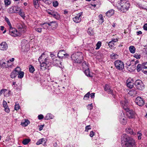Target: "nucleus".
<instances>
[{"label":"nucleus","instance_id":"nucleus-1","mask_svg":"<svg viewBox=\"0 0 147 147\" xmlns=\"http://www.w3.org/2000/svg\"><path fill=\"white\" fill-rule=\"evenodd\" d=\"M121 144L122 147H135L136 146L135 140L126 134H123L121 136Z\"/></svg>","mask_w":147,"mask_h":147},{"label":"nucleus","instance_id":"nucleus-2","mask_svg":"<svg viewBox=\"0 0 147 147\" xmlns=\"http://www.w3.org/2000/svg\"><path fill=\"white\" fill-rule=\"evenodd\" d=\"M40 64V70H45L52 63V60L46 56L45 53H43L38 59Z\"/></svg>","mask_w":147,"mask_h":147},{"label":"nucleus","instance_id":"nucleus-3","mask_svg":"<svg viewBox=\"0 0 147 147\" xmlns=\"http://www.w3.org/2000/svg\"><path fill=\"white\" fill-rule=\"evenodd\" d=\"M121 104L123 108L126 111L127 116L129 118H133L135 117V113L132 110H130L128 107V101L125 99L121 101Z\"/></svg>","mask_w":147,"mask_h":147},{"label":"nucleus","instance_id":"nucleus-4","mask_svg":"<svg viewBox=\"0 0 147 147\" xmlns=\"http://www.w3.org/2000/svg\"><path fill=\"white\" fill-rule=\"evenodd\" d=\"M130 7V5L128 1L127 0H122L120 2V5L117 7L120 12L124 13L129 9Z\"/></svg>","mask_w":147,"mask_h":147},{"label":"nucleus","instance_id":"nucleus-5","mask_svg":"<svg viewBox=\"0 0 147 147\" xmlns=\"http://www.w3.org/2000/svg\"><path fill=\"white\" fill-rule=\"evenodd\" d=\"M71 58L75 62L81 63L83 59V57L82 53L77 52L72 54L71 55Z\"/></svg>","mask_w":147,"mask_h":147},{"label":"nucleus","instance_id":"nucleus-6","mask_svg":"<svg viewBox=\"0 0 147 147\" xmlns=\"http://www.w3.org/2000/svg\"><path fill=\"white\" fill-rule=\"evenodd\" d=\"M136 69L138 72L142 70L145 74H147V63H144L142 65L138 64L137 66Z\"/></svg>","mask_w":147,"mask_h":147},{"label":"nucleus","instance_id":"nucleus-7","mask_svg":"<svg viewBox=\"0 0 147 147\" xmlns=\"http://www.w3.org/2000/svg\"><path fill=\"white\" fill-rule=\"evenodd\" d=\"M114 65L116 69L119 70H122L124 68L123 62L121 60H117L114 62Z\"/></svg>","mask_w":147,"mask_h":147},{"label":"nucleus","instance_id":"nucleus-8","mask_svg":"<svg viewBox=\"0 0 147 147\" xmlns=\"http://www.w3.org/2000/svg\"><path fill=\"white\" fill-rule=\"evenodd\" d=\"M135 86L136 88L140 90H142L144 88V85L142 81L140 80H137L135 82Z\"/></svg>","mask_w":147,"mask_h":147},{"label":"nucleus","instance_id":"nucleus-9","mask_svg":"<svg viewBox=\"0 0 147 147\" xmlns=\"http://www.w3.org/2000/svg\"><path fill=\"white\" fill-rule=\"evenodd\" d=\"M10 35L11 36L15 37L20 36L21 33L19 32L15 28L12 27L11 25L10 24Z\"/></svg>","mask_w":147,"mask_h":147},{"label":"nucleus","instance_id":"nucleus-10","mask_svg":"<svg viewBox=\"0 0 147 147\" xmlns=\"http://www.w3.org/2000/svg\"><path fill=\"white\" fill-rule=\"evenodd\" d=\"M135 102L136 104L140 106H142L145 103L144 99L140 96H138L136 98Z\"/></svg>","mask_w":147,"mask_h":147},{"label":"nucleus","instance_id":"nucleus-11","mask_svg":"<svg viewBox=\"0 0 147 147\" xmlns=\"http://www.w3.org/2000/svg\"><path fill=\"white\" fill-rule=\"evenodd\" d=\"M82 12H81L77 14L73 18V21L76 23H80L81 21V16Z\"/></svg>","mask_w":147,"mask_h":147},{"label":"nucleus","instance_id":"nucleus-12","mask_svg":"<svg viewBox=\"0 0 147 147\" xmlns=\"http://www.w3.org/2000/svg\"><path fill=\"white\" fill-rule=\"evenodd\" d=\"M119 121L123 125H125L127 123V119L125 114L123 113L121 114L119 117Z\"/></svg>","mask_w":147,"mask_h":147},{"label":"nucleus","instance_id":"nucleus-13","mask_svg":"<svg viewBox=\"0 0 147 147\" xmlns=\"http://www.w3.org/2000/svg\"><path fill=\"white\" fill-rule=\"evenodd\" d=\"M57 56L59 58H66L68 57V55L67 54L65 51L63 50L59 51L58 53Z\"/></svg>","mask_w":147,"mask_h":147},{"label":"nucleus","instance_id":"nucleus-14","mask_svg":"<svg viewBox=\"0 0 147 147\" xmlns=\"http://www.w3.org/2000/svg\"><path fill=\"white\" fill-rule=\"evenodd\" d=\"M27 27L24 24H20L18 27V31L21 34L22 33H24L26 31Z\"/></svg>","mask_w":147,"mask_h":147},{"label":"nucleus","instance_id":"nucleus-15","mask_svg":"<svg viewBox=\"0 0 147 147\" xmlns=\"http://www.w3.org/2000/svg\"><path fill=\"white\" fill-rule=\"evenodd\" d=\"M20 8L18 6H14L10 8V12L11 13H18L20 11Z\"/></svg>","mask_w":147,"mask_h":147},{"label":"nucleus","instance_id":"nucleus-16","mask_svg":"<svg viewBox=\"0 0 147 147\" xmlns=\"http://www.w3.org/2000/svg\"><path fill=\"white\" fill-rule=\"evenodd\" d=\"M22 47V49L26 47V50H28L29 49V45L26 40H23L21 42Z\"/></svg>","mask_w":147,"mask_h":147},{"label":"nucleus","instance_id":"nucleus-17","mask_svg":"<svg viewBox=\"0 0 147 147\" xmlns=\"http://www.w3.org/2000/svg\"><path fill=\"white\" fill-rule=\"evenodd\" d=\"M8 47V45L5 42H3L0 44V50H6Z\"/></svg>","mask_w":147,"mask_h":147},{"label":"nucleus","instance_id":"nucleus-18","mask_svg":"<svg viewBox=\"0 0 147 147\" xmlns=\"http://www.w3.org/2000/svg\"><path fill=\"white\" fill-rule=\"evenodd\" d=\"M126 131L127 133L131 135H135L136 133L133 131L132 127H128L126 129Z\"/></svg>","mask_w":147,"mask_h":147},{"label":"nucleus","instance_id":"nucleus-19","mask_svg":"<svg viewBox=\"0 0 147 147\" xmlns=\"http://www.w3.org/2000/svg\"><path fill=\"white\" fill-rule=\"evenodd\" d=\"M9 61L8 60L6 61V63L3 62V60H1L0 61V66L2 68H7L9 67L8 65L7 64Z\"/></svg>","mask_w":147,"mask_h":147},{"label":"nucleus","instance_id":"nucleus-20","mask_svg":"<svg viewBox=\"0 0 147 147\" xmlns=\"http://www.w3.org/2000/svg\"><path fill=\"white\" fill-rule=\"evenodd\" d=\"M138 93V92L135 89H133L129 90L128 94L131 96L133 97L136 96Z\"/></svg>","mask_w":147,"mask_h":147},{"label":"nucleus","instance_id":"nucleus-21","mask_svg":"<svg viewBox=\"0 0 147 147\" xmlns=\"http://www.w3.org/2000/svg\"><path fill=\"white\" fill-rule=\"evenodd\" d=\"M105 90L108 92L109 94H113V91L110 88V86L108 84H106L104 88Z\"/></svg>","mask_w":147,"mask_h":147},{"label":"nucleus","instance_id":"nucleus-22","mask_svg":"<svg viewBox=\"0 0 147 147\" xmlns=\"http://www.w3.org/2000/svg\"><path fill=\"white\" fill-rule=\"evenodd\" d=\"M127 86L129 88H132L133 86V81L132 80L130 81L129 80H128L126 82Z\"/></svg>","mask_w":147,"mask_h":147},{"label":"nucleus","instance_id":"nucleus-23","mask_svg":"<svg viewBox=\"0 0 147 147\" xmlns=\"http://www.w3.org/2000/svg\"><path fill=\"white\" fill-rule=\"evenodd\" d=\"M114 13V10L111 9L107 11L106 13V16L108 17H110Z\"/></svg>","mask_w":147,"mask_h":147},{"label":"nucleus","instance_id":"nucleus-24","mask_svg":"<svg viewBox=\"0 0 147 147\" xmlns=\"http://www.w3.org/2000/svg\"><path fill=\"white\" fill-rule=\"evenodd\" d=\"M53 22L49 23H45L41 25V26L44 29H47L48 28L49 26H52L51 24Z\"/></svg>","mask_w":147,"mask_h":147},{"label":"nucleus","instance_id":"nucleus-25","mask_svg":"<svg viewBox=\"0 0 147 147\" xmlns=\"http://www.w3.org/2000/svg\"><path fill=\"white\" fill-rule=\"evenodd\" d=\"M6 93H9V90L6 89H2L0 91V96L2 94H3L4 96H6L5 94Z\"/></svg>","mask_w":147,"mask_h":147},{"label":"nucleus","instance_id":"nucleus-26","mask_svg":"<svg viewBox=\"0 0 147 147\" xmlns=\"http://www.w3.org/2000/svg\"><path fill=\"white\" fill-rule=\"evenodd\" d=\"M33 1L34 5L36 9H38L39 6V1H38L36 0H33Z\"/></svg>","mask_w":147,"mask_h":147},{"label":"nucleus","instance_id":"nucleus-27","mask_svg":"<svg viewBox=\"0 0 147 147\" xmlns=\"http://www.w3.org/2000/svg\"><path fill=\"white\" fill-rule=\"evenodd\" d=\"M54 117V116L50 113H48L45 117V120H48L49 119H53Z\"/></svg>","mask_w":147,"mask_h":147},{"label":"nucleus","instance_id":"nucleus-28","mask_svg":"<svg viewBox=\"0 0 147 147\" xmlns=\"http://www.w3.org/2000/svg\"><path fill=\"white\" fill-rule=\"evenodd\" d=\"M52 16L56 19H59L60 18L59 15L56 12H54Z\"/></svg>","mask_w":147,"mask_h":147},{"label":"nucleus","instance_id":"nucleus-29","mask_svg":"<svg viewBox=\"0 0 147 147\" xmlns=\"http://www.w3.org/2000/svg\"><path fill=\"white\" fill-rule=\"evenodd\" d=\"M129 50L131 53H134L135 52L136 49L134 46H131L129 47Z\"/></svg>","mask_w":147,"mask_h":147},{"label":"nucleus","instance_id":"nucleus-30","mask_svg":"<svg viewBox=\"0 0 147 147\" xmlns=\"http://www.w3.org/2000/svg\"><path fill=\"white\" fill-rule=\"evenodd\" d=\"M30 141V139L26 138L23 140L22 143L23 144L25 145L27 144Z\"/></svg>","mask_w":147,"mask_h":147},{"label":"nucleus","instance_id":"nucleus-31","mask_svg":"<svg viewBox=\"0 0 147 147\" xmlns=\"http://www.w3.org/2000/svg\"><path fill=\"white\" fill-rule=\"evenodd\" d=\"M18 77L20 79L23 78L24 76V72L23 71H20L18 73Z\"/></svg>","mask_w":147,"mask_h":147},{"label":"nucleus","instance_id":"nucleus-32","mask_svg":"<svg viewBox=\"0 0 147 147\" xmlns=\"http://www.w3.org/2000/svg\"><path fill=\"white\" fill-rule=\"evenodd\" d=\"M54 53H55L54 52L53 53H50V56L51 58H52V59L53 60V61H52V63H53L54 62V61L57 60V59L55 58L56 57Z\"/></svg>","mask_w":147,"mask_h":147},{"label":"nucleus","instance_id":"nucleus-33","mask_svg":"<svg viewBox=\"0 0 147 147\" xmlns=\"http://www.w3.org/2000/svg\"><path fill=\"white\" fill-rule=\"evenodd\" d=\"M110 57L112 59H115L117 58L118 55L115 53H113L110 55Z\"/></svg>","mask_w":147,"mask_h":147},{"label":"nucleus","instance_id":"nucleus-34","mask_svg":"<svg viewBox=\"0 0 147 147\" xmlns=\"http://www.w3.org/2000/svg\"><path fill=\"white\" fill-rule=\"evenodd\" d=\"M29 71L30 73H33L35 71V69L33 66L30 65L29 66Z\"/></svg>","mask_w":147,"mask_h":147},{"label":"nucleus","instance_id":"nucleus-35","mask_svg":"<svg viewBox=\"0 0 147 147\" xmlns=\"http://www.w3.org/2000/svg\"><path fill=\"white\" fill-rule=\"evenodd\" d=\"M90 73V70L88 69L85 70L84 73L87 76L89 77H91Z\"/></svg>","mask_w":147,"mask_h":147},{"label":"nucleus","instance_id":"nucleus-36","mask_svg":"<svg viewBox=\"0 0 147 147\" xmlns=\"http://www.w3.org/2000/svg\"><path fill=\"white\" fill-rule=\"evenodd\" d=\"M17 73L15 71H13L11 73L10 76L12 78H14L16 77V76Z\"/></svg>","mask_w":147,"mask_h":147},{"label":"nucleus","instance_id":"nucleus-37","mask_svg":"<svg viewBox=\"0 0 147 147\" xmlns=\"http://www.w3.org/2000/svg\"><path fill=\"white\" fill-rule=\"evenodd\" d=\"M90 95V92H88L84 96V100H87L88 99Z\"/></svg>","mask_w":147,"mask_h":147},{"label":"nucleus","instance_id":"nucleus-38","mask_svg":"<svg viewBox=\"0 0 147 147\" xmlns=\"http://www.w3.org/2000/svg\"><path fill=\"white\" fill-rule=\"evenodd\" d=\"M54 0H43V1L46 4L49 5L53 2Z\"/></svg>","mask_w":147,"mask_h":147},{"label":"nucleus","instance_id":"nucleus-39","mask_svg":"<svg viewBox=\"0 0 147 147\" xmlns=\"http://www.w3.org/2000/svg\"><path fill=\"white\" fill-rule=\"evenodd\" d=\"M30 123V122L28 120H25V121L23 123H22L21 124L24 126H26Z\"/></svg>","mask_w":147,"mask_h":147},{"label":"nucleus","instance_id":"nucleus-40","mask_svg":"<svg viewBox=\"0 0 147 147\" xmlns=\"http://www.w3.org/2000/svg\"><path fill=\"white\" fill-rule=\"evenodd\" d=\"M45 141V140L44 138H42L39 140L36 143V144L37 145H40L42 144V142Z\"/></svg>","mask_w":147,"mask_h":147},{"label":"nucleus","instance_id":"nucleus-41","mask_svg":"<svg viewBox=\"0 0 147 147\" xmlns=\"http://www.w3.org/2000/svg\"><path fill=\"white\" fill-rule=\"evenodd\" d=\"M19 13V14L24 19L25 17V13L24 12L22 11H21V9H20V12H19L18 13Z\"/></svg>","mask_w":147,"mask_h":147},{"label":"nucleus","instance_id":"nucleus-42","mask_svg":"<svg viewBox=\"0 0 147 147\" xmlns=\"http://www.w3.org/2000/svg\"><path fill=\"white\" fill-rule=\"evenodd\" d=\"M101 43L100 41H98L96 44V47L95 48L96 50L99 49L101 46Z\"/></svg>","mask_w":147,"mask_h":147},{"label":"nucleus","instance_id":"nucleus-43","mask_svg":"<svg viewBox=\"0 0 147 147\" xmlns=\"http://www.w3.org/2000/svg\"><path fill=\"white\" fill-rule=\"evenodd\" d=\"M53 22L52 24H52V26H51L52 28H55V27H56L58 25L55 22V21L53 22L52 21V22Z\"/></svg>","mask_w":147,"mask_h":147},{"label":"nucleus","instance_id":"nucleus-44","mask_svg":"<svg viewBox=\"0 0 147 147\" xmlns=\"http://www.w3.org/2000/svg\"><path fill=\"white\" fill-rule=\"evenodd\" d=\"M108 45L110 47H113L114 46V44L113 41H111L109 42Z\"/></svg>","mask_w":147,"mask_h":147},{"label":"nucleus","instance_id":"nucleus-45","mask_svg":"<svg viewBox=\"0 0 147 147\" xmlns=\"http://www.w3.org/2000/svg\"><path fill=\"white\" fill-rule=\"evenodd\" d=\"M88 109L91 110L93 108V105L92 103L88 105L87 107Z\"/></svg>","mask_w":147,"mask_h":147},{"label":"nucleus","instance_id":"nucleus-46","mask_svg":"<svg viewBox=\"0 0 147 147\" xmlns=\"http://www.w3.org/2000/svg\"><path fill=\"white\" fill-rule=\"evenodd\" d=\"M53 4L54 7H56L58 5L59 3L57 1H53Z\"/></svg>","mask_w":147,"mask_h":147},{"label":"nucleus","instance_id":"nucleus-47","mask_svg":"<svg viewBox=\"0 0 147 147\" xmlns=\"http://www.w3.org/2000/svg\"><path fill=\"white\" fill-rule=\"evenodd\" d=\"M134 57L137 59H140V58L141 56L137 53H135L134 55Z\"/></svg>","mask_w":147,"mask_h":147},{"label":"nucleus","instance_id":"nucleus-48","mask_svg":"<svg viewBox=\"0 0 147 147\" xmlns=\"http://www.w3.org/2000/svg\"><path fill=\"white\" fill-rule=\"evenodd\" d=\"M35 31L39 33H41L42 32V28H35Z\"/></svg>","mask_w":147,"mask_h":147},{"label":"nucleus","instance_id":"nucleus-49","mask_svg":"<svg viewBox=\"0 0 147 147\" xmlns=\"http://www.w3.org/2000/svg\"><path fill=\"white\" fill-rule=\"evenodd\" d=\"M21 70V69L20 67H18L15 68L14 71H15L16 73L17 72L18 73L19 72H20Z\"/></svg>","mask_w":147,"mask_h":147},{"label":"nucleus","instance_id":"nucleus-50","mask_svg":"<svg viewBox=\"0 0 147 147\" xmlns=\"http://www.w3.org/2000/svg\"><path fill=\"white\" fill-rule=\"evenodd\" d=\"M91 129V127L90 125L86 126L85 127V131H88Z\"/></svg>","mask_w":147,"mask_h":147},{"label":"nucleus","instance_id":"nucleus-51","mask_svg":"<svg viewBox=\"0 0 147 147\" xmlns=\"http://www.w3.org/2000/svg\"><path fill=\"white\" fill-rule=\"evenodd\" d=\"M142 134L141 133L139 132L137 133V135L139 140H140L141 139V136Z\"/></svg>","mask_w":147,"mask_h":147},{"label":"nucleus","instance_id":"nucleus-52","mask_svg":"<svg viewBox=\"0 0 147 147\" xmlns=\"http://www.w3.org/2000/svg\"><path fill=\"white\" fill-rule=\"evenodd\" d=\"M98 17L100 20H101L102 21V22H103L104 21V19L102 15V14H100L99 16Z\"/></svg>","mask_w":147,"mask_h":147},{"label":"nucleus","instance_id":"nucleus-53","mask_svg":"<svg viewBox=\"0 0 147 147\" xmlns=\"http://www.w3.org/2000/svg\"><path fill=\"white\" fill-rule=\"evenodd\" d=\"M9 0H5L4 2L5 3V5L6 6H8L9 5Z\"/></svg>","mask_w":147,"mask_h":147},{"label":"nucleus","instance_id":"nucleus-54","mask_svg":"<svg viewBox=\"0 0 147 147\" xmlns=\"http://www.w3.org/2000/svg\"><path fill=\"white\" fill-rule=\"evenodd\" d=\"M20 106L18 104H16L15 106V109L17 110L20 108Z\"/></svg>","mask_w":147,"mask_h":147},{"label":"nucleus","instance_id":"nucleus-55","mask_svg":"<svg viewBox=\"0 0 147 147\" xmlns=\"http://www.w3.org/2000/svg\"><path fill=\"white\" fill-rule=\"evenodd\" d=\"M3 107L4 108H5V107H7V104L6 102L4 100H3Z\"/></svg>","mask_w":147,"mask_h":147},{"label":"nucleus","instance_id":"nucleus-56","mask_svg":"<svg viewBox=\"0 0 147 147\" xmlns=\"http://www.w3.org/2000/svg\"><path fill=\"white\" fill-rule=\"evenodd\" d=\"M38 118L40 120L43 118L44 116L40 114L38 115Z\"/></svg>","mask_w":147,"mask_h":147},{"label":"nucleus","instance_id":"nucleus-57","mask_svg":"<svg viewBox=\"0 0 147 147\" xmlns=\"http://www.w3.org/2000/svg\"><path fill=\"white\" fill-rule=\"evenodd\" d=\"M5 108V112L9 113V109L8 107V106H7V107Z\"/></svg>","mask_w":147,"mask_h":147},{"label":"nucleus","instance_id":"nucleus-58","mask_svg":"<svg viewBox=\"0 0 147 147\" xmlns=\"http://www.w3.org/2000/svg\"><path fill=\"white\" fill-rule=\"evenodd\" d=\"M5 21L7 22L8 24L9 25V20L8 18H7L6 17H5Z\"/></svg>","mask_w":147,"mask_h":147},{"label":"nucleus","instance_id":"nucleus-59","mask_svg":"<svg viewBox=\"0 0 147 147\" xmlns=\"http://www.w3.org/2000/svg\"><path fill=\"white\" fill-rule=\"evenodd\" d=\"M94 135V132L93 131H91L90 132V136L91 137H92Z\"/></svg>","mask_w":147,"mask_h":147},{"label":"nucleus","instance_id":"nucleus-60","mask_svg":"<svg viewBox=\"0 0 147 147\" xmlns=\"http://www.w3.org/2000/svg\"><path fill=\"white\" fill-rule=\"evenodd\" d=\"M90 29H88V33L90 35H91L93 34V32L92 31H90Z\"/></svg>","mask_w":147,"mask_h":147},{"label":"nucleus","instance_id":"nucleus-61","mask_svg":"<svg viewBox=\"0 0 147 147\" xmlns=\"http://www.w3.org/2000/svg\"><path fill=\"white\" fill-rule=\"evenodd\" d=\"M144 29L146 30H147V24H145L143 26Z\"/></svg>","mask_w":147,"mask_h":147},{"label":"nucleus","instance_id":"nucleus-62","mask_svg":"<svg viewBox=\"0 0 147 147\" xmlns=\"http://www.w3.org/2000/svg\"><path fill=\"white\" fill-rule=\"evenodd\" d=\"M94 94L95 93H91V94H90V97L92 98H94Z\"/></svg>","mask_w":147,"mask_h":147},{"label":"nucleus","instance_id":"nucleus-63","mask_svg":"<svg viewBox=\"0 0 147 147\" xmlns=\"http://www.w3.org/2000/svg\"><path fill=\"white\" fill-rule=\"evenodd\" d=\"M118 41V39L117 38H114L112 39L111 41H113V42L114 43V42H116Z\"/></svg>","mask_w":147,"mask_h":147},{"label":"nucleus","instance_id":"nucleus-64","mask_svg":"<svg viewBox=\"0 0 147 147\" xmlns=\"http://www.w3.org/2000/svg\"><path fill=\"white\" fill-rule=\"evenodd\" d=\"M54 11H47L48 13L50 15H51L52 16V14H53V13H54Z\"/></svg>","mask_w":147,"mask_h":147}]
</instances>
